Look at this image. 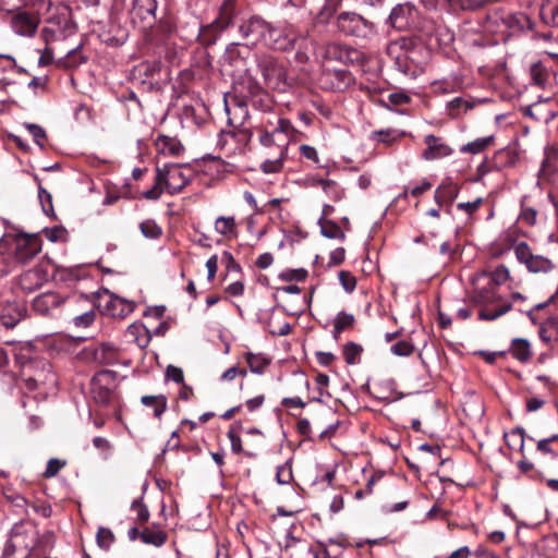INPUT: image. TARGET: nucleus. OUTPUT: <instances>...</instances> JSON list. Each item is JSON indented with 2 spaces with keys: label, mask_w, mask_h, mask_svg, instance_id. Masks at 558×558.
Segmentation results:
<instances>
[{
  "label": "nucleus",
  "mask_w": 558,
  "mask_h": 558,
  "mask_svg": "<svg viewBox=\"0 0 558 558\" xmlns=\"http://www.w3.org/2000/svg\"><path fill=\"white\" fill-rule=\"evenodd\" d=\"M193 171L187 166L166 163L156 168L155 184L143 193V197L157 201L163 192L174 195L180 193L192 180Z\"/></svg>",
  "instance_id": "1"
},
{
  "label": "nucleus",
  "mask_w": 558,
  "mask_h": 558,
  "mask_svg": "<svg viewBox=\"0 0 558 558\" xmlns=\"http://www.w3.org/2000/svg\"><path fill=\"white\" fill-rule=\"evenodd\" d=\"M40 251L37 235L5 234L0 239V253L9 254L19 264L31 262Z\"/></svg>",
  "instance_id": "2"
},
{
  "label": "nucleus",
  "mask_w": 558,
  "mask_h": 558,
  "mask_svg": "<svg viewBox=\"0 0 558 558\" xmlns=\"http://www.w3.org/2000/svg\"><path fill=\"white\" fill-rule=\"evenodd\" d=\"M472 300L483 308L478 313L482 320H496L512 308V304L504 302L502 298L495 293L492 289L477 290Z\"/></svg>",
  "instance_id": "3"
},
{
  "label": "nucleus",
  "mask_w": 558,
  "mask_h": 558,
  "mask_svg": "<svg viewBox=\"0 0 558 558\" xmlns=\"http://www.w3.org/2000/svg\"><path fill=\"white\" fill-rule=\"evenodd\" d=\"M253 136L251 128L229 126L219 134L217 146L226 156L242 155L245 153L247 145Z\"/></svg>",
  "instance_id": "4"
},
{
  "label": "nucleus",
  "mask_w": 558,
  "mask_h": 558,
  "mask_svg": "<svg viewBox=\"0 0 558 558\" xmlns=\"http://www.w3.org/2000/svg\"><path fill=\"white\" fill-rule=\"evenodd\" d=\"M512 251L517 260L524 265L529 272L548 274L556 268L555 263L550 258L534 254L531 246L524 241L513 243Z\"/></svg>",
  "instance_id": "5"
},
{
  "label": "nucleus",
  "mask_w": 558,
  "mask_h": 558,
  "mask_svg": "<svg viewBox=\"0 0 558 558\" xmlns=\"http://www.w3.org/2000/svg\"><path fill=\"white\" fill-rule=\"evenodd\" d=\"M236 15V0H223L219 5L216 19L210 24L203 27V37L209 44L215 43L218 36L233 24Z\"/></svg>",
  "instance_id": "6"
},
{
  "label": "nucleus",
  "mask_w": 558,
  "mask_h": 558,
  "mask_svg": "<svg viewBox=\"0 0 558 558\" xmlns=\"http://www.w3.org/2000/svg\"><path fill=\"white\" fill-rule=\"evenodd\" d=\"M337 28L347 36L371 38L376 34L375 24L355 12H342L337 17Z\"/></svg>",
  "instance_id": "7"
},
{
  "label": "nucleus",
  "mask_w": 558,
  "mask_h": 558,
  "mask_svg": "<svg viewBox=\"0 0 558 558\" xmlns=\"http://www.w3.org/2000/svg\"><path fill=\"white\" fill-rule=\"evenodd\" d=\"M256 62L266 86L281 92L286 90L288 87L286 69L275 57L262 54L257 57Z\"/></svg>",
  "instance_id": "8"
},
{
  "label": "nucleus",
  "mask_w": 558,
  "mask_h": 558,
  "mask_svg": "<svg viewBox=\"0 0 558 558\" xmlns=\"http://www.w3.org/2000/svg\"><path fill=\"white\" fill-rule=\"evenodd\" d=\"M301 36L292 26H274L267 22L263 45L275 50H290Z\"/></svg>",
  "instance_id": "9"
},
{
  "label": "nucleus",
  "mask_w": 558,
  "mask_h": 558,
  "mask_svg": "<svg viewBox=\"0 0 558 558\" xmlns=\"http://www.w3.org/2000/svg\"><path fill=\"white\" fill-rule=\"evenodd\" d=\"M417 13L418 11L413 4L400 3L391 10L387 22L398 31L413 29Z\"/></svg>",
  "instance_id": "10"
},
{
  "label": "nucleus",
  "mask_w": 558,
  "mask_h": 558,
  "mask_svg": "<svg viewBox=\"0 0 558 558\" xmlns=\"http://www.w3.org/2000/svg\"><path fill=\"white\" fill-rule=\"evenodd\" d=\"M405 39L395 41L388 47V53L395 58L397 69L405 75H414L416 68L413 62V51L404 49Z\"/></svg>",
  "instance_id": "11"
},
{
  "label": "nucleus",
  "mask_w": 558,
  "mask_h": 558,
  "mask_svg": "<svg viewBox=\"0 0 558 558\" xmlns=\"http://www.w3.org/2000/svg\"><path fill=\"white\" fill-rule=\"evenodd\" d=\"M266 29L267 21L257 15L243 20L239 25V33L241 37L252 41L253 44H263Z\"/></svg>",
  "instance_id": "12"
},
{
  "label": "nucleus",
  "mask_w": 558,
  "mask_h": 558,
  "mask_svg": "<svg viewBox=\"0 0 558 558\" xmlns=\"http://www.w3.org/2000/svg\"><path fill=\"white\" fill-rule=\"evenodd\" d=\"M424 143L426 145V149L422 153V158L425 160L440 159L452 154V149L442 141V138L435 135H426Z\"/></svg>",
  "instance_id": "13"
},
{
  "label": "nucleus",
  "mask_w": 558,
  "mask_h": 558,
  "mask_svg": "<svg viewBox=\"0 0 558 558\" xmlns=\"http://www.w3.org/2000/svg\"><path fill=\"white\" fill-rule=\"evenodd\" d=\"M248 53L247 47L240 46L239 44H230L223 54L225 62L234 68V72H247L245 54Z\"/></svg>",
  "instance_id": "14"
},
{
  "label": "nucleus",
  "mask_w": 558,
  "mask_h": 558,
  "mask_svg": "<svg viewBox=\"0 0 558 558\" xmlns=\"http://www.w3.org/2000/svg\"><path fill=\"white\" fill-rule=\"evenodd\" d=\"M48 280V274L39 266L24 271L19 279L20 287L27 292L40 288Z\"/></svg>",
  "instance_id": "15"
},
{
  "label": "nucleus",
  "mask_w": 558,
  "mask_h": 558,
  "mask_svg": "<svg viewBox=\"0 0 558 558\" xmlns=\"http://www.w3.org/2000/svg\"><path fill=\"white\" fill-rule=\"evenodd\" d=\"M157 0H133L132 17L151 25L156 19Z\"/></svg>",
  "instance_id": "16"
},
{
  "label": "nucleus",
  "mask_w": 558,
  "mask_h": 558,
  "mask_svg": "<svg viewBox=\"0 0 558 558\" xmlns=\"http://www.w3.org/2000/svg\"><path fill=\"white\" fill-rule=\"evenodd\" d=\"M225 108L228 116L229 126L248 128L245 121L248 117L247 106L243 101H234V104L225 101Z\"/></svg>",
  "instance_id": "17"
},
{
  "label": "nucleus",
  "mask_w": 558,
  "mask_h": 558,
  "mask_svg": "<svg viewBox=\"0 0 558 558\" xmlns=\"http://www.w3.org/2000/svg\"><path fill=\"white\" fill-rule=\"evenodd\" d=\"M134 306L133 302L110 293L105 312L112 317L124 318L134 311Z\"/></svg>",
  "instance_id": "18"
},
{
  "label": "nucleus",
  "mask_w": 558,
  "mask_h": 558,
  "mask_svg": "<svg viewBox=\"0 0 558 558\" xmlns=\"http://www.w3.org/2000/svg\"><path fill=\"white\" fill-rule=\"evenodd\" d=\"M38 27V20L26 13L22 12L12 19L13 31L21 36H33Z\"/></svg>",
  "instance_id": "19"
},
{
  "label": "nucleus",
  "mask_w": 558,
  "mask_h": 558,
  "mask_svg": "<svg viewBox=\"0 0 558 558\" xmlns=\"http://www.w3.org/2000/svg\"><path fill=\"white\" fill-rule=\"evenodd\" d=\"M64 299L56 292H45L36 296L33 301V308L41 314L47 315L52 308L60 306Z\"/></svg>",
  "instance_id": "20"
},
{
  "label": "nucleus",
  "mask_w": 558,
  "mask_h": 558,
  "mask_svg": "<svg viewBox=\"0 0 558 558\" xmlns=\"http://www.w3.org/2000/svg\"><path fill=\"white\" fill-rule=\"evenodd\" d=\"M158 154L163 156L179 157L184 147L177 137L159 135L155 142Z\"/></svg>",
  "instance_id": "21"
},
{
  "label": "nucleus",
  "mask_w": 558,
  "mask_h": 558,
  "mask_svg": "<svg viewBox=\"0 0 558 558\" xmlns=\"http://www.w3.org/2000/svg\"><path fill=\"white\" fill-rule=\"evenodd\" d=\"M458 193V185L453 183L450 179H446L436 189L434 199L439 206H441L445 203H452L457 198Z\"/></svg>",
  "instance_id": "22"
},
{
  "label": "nucleus",
  "mask_w": 558,
  "mask_h": 558,
  "mask_svg": "<svg viewBox=\"0 0 558 558\" xmlns=\"http://www.w3.org/2000/svg\"><path fill=\"white\" fill-rule=\"evenodd\" d=\"M287 144L280 143V151L274 158H267L260 163V170L266 174L278 173L282 170L287 159Z\"/></svg>",
  "instance_id": "23"
},
{
  "label": "nucleus",
  "mask_w": 558,
  "mask_h": 558,
  "mask_svg": "<svg viewBox=\"0 0 558 558\" xmlns=\"http://www.w3.org/2000/svg\"><path fill=\"white\" fill-rule=\"evenodd\" d=\"M73 31V25L68 17L50 19L48 26L44 28L45 35L51 34L53 37H65Z\"/></svg>",
  "instance_id": "24"
},
{
  "label": "nucleus",
  "mask_w": 558,
  "mask_h": 558,
  "mask_svg": "<svg viewBox=\"0 0 558 558\" xmlns=\"http://www.w3.org/2000/svg\"><path fill=\"white\" fill-rule=\"evenodd\" d=\"M463 85L460 75L453 74L448 77L433 82V90L437 94H451L458 92Z\"/></svg>",
  "instance_id": "25"
},
{
  "label": "nucleus",
  "mask_w": 558,
  "mask_h": 558,
  "mask_svg": "<svg viewBox=\"0 0 558 558\" xmlns=\"http://www.w3.org/2000/svg\"><path fill=\"white\" fill-rule=\"evenodd\" d=\"M265 130L274 135L275 138H287L288 144L296 133L292 123L284 118H277L274 128L267 126Z\"/></svg>",
  "instance_id": "26"
},
{
  "label": "nucleus",
  "mask_w": 558,
  "mask_h": 558,
  "mask_svg": "<svg viewBox=\"0 0 558 558\" xmlns=\"http://www.w3.org/2000/svg\"><path fill=\"white\" fill-rule=\"evenodd\" d=\"M323 77L325 81H330V88L335 90H342L352 82V76L347 70L328 71Z\"/></svg>",
  "instance_id": "27"
},
{
  "label": "nucleus",
  "mask_w": 558,
  "mask_h": 558,
  "mask_svg": "<svg viewBox=\"0 0 558 558\" xmlns=\"http://www.w3.org/2000/svg\"><path fill=\"white\" fill-rule=\"evenodd\" d=\"M539 15L546 25L558 27V0H543Z\"/></svg>",
  "instance_id": "28"
},
{
  "label": "nucleus",
  "mask_w": 558,
  "mask_h": 558,
  "mask_svg": "<svg viewBox=\"0 0 558 558\" xmlns=\"http://www.w3.org/2000/svg\"><path fill=\"white\" fill-rule=\"evenodd\" d=\"M144 544L161 547L167 541V533L159 526H147L141 532Z\"/></svg>",
  "instance_id": "29"
},
{
  "label": "nucleus",
  "mask_w": 558,
  "mask_h": 558,
  "mask_svg": "<svg viewBox=\"0 0 558 558\" xmlns=\"http://www.w3.org/2000/svg\"><path fill=\"white\" fill-rule=\"evenodd\" d=\"M547 104L548 99L533 104L524 110V114L533 117L538 121L548 122L555 118L556 113L545 108Z\"/></svg>",
  "instance_id": "30"
},
{
  "label": "nucleus",
  "mask_w": 558,
  "mask_h": 558,
  "mask_svg": "<svg viewBox=\"0 0 558 558\" xmlns=\"http://www.w3.org/2000/svg\"><path fill=\"white\" fill-rule=\"evenodd\" d=\"M94 360L102 365L114 364L118 360L117 350L112 344L102 343L94 350Z\"/></svg>",
  "instance_id": "31"
},
{
  "label": "nucleus",
  "mask_w": 558,
  "mask_h": 558,
  "mask_svg": "<svg viewBox=\"0 0 558 558\" xmlns=\"http://www.w3.org/2000/svg\"><path fill=\"white\" fill-rule=\"evenodd\" d=\"M141 402L154 411L156 417H160L167 409V398L163 395L143 396Z\"/></svg>",
  "instance_id": "32"
},
{
  "label": "nucleus",
  "mask_w": 558,
  "mask_h": 558,
  "mask_svg": "<svg viewBox=\"0 0 558 558\" xmlns=\"http://www.w3.org/2000/svg\"><path fill=\"white\" fill-rule=\"evenodd\" d=\"M245 360L250 371L254 374H263L266 367L270 364V360L260 353L255 354L248 352L245 354Z\"/></svg>",
  "instance_id": "33"
},
{
  "label": "nucleus",
  "mask_w": 558,
  "mask_h": 558,
  "mask_svg": "<svg viewBox=\"0 0 558 558\" xmlns=\"http://www.w3.org/2000/svg\"><path fill=\"white\" fill-rule=\"evenodd\" d=\"M511 354L519 361L525 362L531 357V348L527 340L517 338L512 340Z\"/></svg>",
  "instance_id": "34"
},
{
  "label": "nucleus",
  "mask_w": 558,
  "mask_h": 558,
  "mask_svg": "<svg viewBox=\"0 0 558 558\" xmlns=\"http://www.w3.org/2000/svg\"><path fill=\"white\" fill-rule=\"evenodd\" d=\"M318 223L320 226V232L325 238L344 240V232L333 221L326 220L322 217Z\"/></svg>",
  "instance_id": "35"
},
{
  "label": "nucleus",
  "mask_w": 558,
  "mask_h": 558,
  "mask_svg": "<svg viewBox=\"0 0 558 558\" xmlns=\"http://www.w3.org/2000/svg\"><path fill=\"white\" fill-rule=\"evenodd\" d=\"M404 135H405V132H400V131H397L393 129H388V130H379V131L372 132L371 138L378 143H384V144L390 145Z\"/></svg>",
  "instance_id": "36"
},
{
  "label": "nucleus",
  "mask_w": 558,
  "mask_h": 558,
  "mask_svg": "<svg viewBox=\"0 0 558 558\" xmlns=\"http://www.w3.org/2000/svg\"><path fill=\"white\" fill-rule=\"evenodd\" d=\"M436 25L437 22L432 17L421 16V14L417 13V17L415 21V25L413 26V29H416L417 32L422 33L424 36L428 38H433V34H435L436 32Z\"/></svg>",
  "instance_id": "37"
},
{
  "label": "nucleus",
  "mask_w": 558,
  "mask_h": 558,
  "mask_svg": "<svg viewBox=\"0 0 558 558\" xmlns=\"http://www.w3.org/2000/svg\"><path fill=\"white\" fill-rule=\"evenodd\" d=\"M17 534L20 537V553L22 554V558H28L29 550L34 547L35 539L33 534L31 537L28 536L27 532L24 533L22 531V526H14L11 531V534Z\"/></svg>",
  "instance_id": "38"
},
{
  "label": "nucleus",
  "mask_w": 558,
  "mask_h": 558,
  "mask_svg": "<svg viewBox=\"0 0 558 558\" xmlns=\"http://www.w3.org/2000/svg\"><path fill=\"white\" fill-rule=\"evenodd\" d=\"M236 223L234 217L220 216L215 221V230L221 235H231L235 232Z\"/></svg>",
  "instance_id": "39"
},
{
  "label": "nucleus",
  "mask_w": 558,
  "mask_h": 558,
  "mask_svg": "<svg viewBox=\"0 0 558 558\" xmlns=\"http://www.w3.org/2000/svg\"><path fill=\"white\" fill-rule=\"evenodd\" d=\"M423 5L429 10H441L447 8H453L460 5L461 8L469 7V3L464 0H421Z\"/></svg>",
  "instance_id": "40"
},
{
  "label": "nucleus",
  "mask_w": 558,
  "mask_h": 558,
  "mask_svg": "<svg viewBox=\"0 0 558 558\" xmlns=\"http://www.w3.org/2000/svg\"><path fill=\"white\" fill-rule=\"evenodd\" d=\"M354 323V316L345 312L338 313L333 324V338L338 339L340 333L350 328Z\"/></svg>",
  "instance_id": "41"
},
{
  "label": "nucleus",
  "mask_w": 558,
  "mask_h": 558,
  "mask_svg": "<svg viewBox=\"0 0 558 558\" xmlns=\"http://www.w3.org/2000/svg\"><path fill=\"white\" fill-rule=\"evenodd\" d=\"M242 429V423L241 422H235L231 427L230 429L228 430V438L231 442V450L233 453H240L242 452L243 448H242V440H241V437L239 435V432Z\"/></svg>",
  "instance_id": "42"
},
{
  "label": "nucleus",
  "mask_w": 558,
  "mask_h": 558,
  "mask_svg": "<svg viewBox=\"0 0 558 558\" xmlns=\"http://www.w3.org/2000/svg\"><path fill=\"white\" fill-rule=\"evenodd\" d=\"M433 38L440 45V46H448L450 45L453 39L454 35L452 31L447 27L446 25L437 23L436 25V32L433 34Z\"/></svg>",
  "instance_id": "43"
},
{
  "label": "nucleus",
  "mask_w": 558,
  "mask_h": 558,
  "mask_svg": "<svg viewBox=\"0 0 558 558\" xmlns=\"http://www.w3.org/2000/svg\"><path fill=\"white\" fill-rule=\"evenodd\" d=\"M493 141L492 136L477 138L474 142L468 143L461 148L463 153L478 154L484 150Z\"/></svg>",
  "instance_id": "44"
},
{
  "label": "nucleus",
  "mask_w": 558,
  "mask_h": 558,
  "mask_svg": "<svg viewBox=\"0 0 558 558\" xmlns=\"http://www.w3.org/2000/svg\"><path fill=\"white\" fill-rule=\"evenodd\" d=\"M140 229L143 235L148 239H157L161 234V228L151 219L141 222Z\"/></svg>",
  "instance_id": "45"
},
{
  "label": "nucleus",
  "mask_w": 558,
  "mask_h": 558,
  "mask_svg": "<svg viewBox=\"0 0 558 558\" xmlns=\"http://www.w3.org/2000/svg\"><path fill=\"white\" fill-rule=\"evenodd\" d=\"M532 82L539 87H543L547 80L545 68L541 63H534L530 68Z\"/></svg>",
  "instance_id": "46"
},
{
  "label": "nucleus",
  "mask_w": 558,
  "mask_h": 558,
  "mask_svg": "<svg viewBox=\"0 0 558 558\" xmlns=\"http://www.w3.org/2000/svg\"><path fill=\"white\" fill-rule=\"evenodd\" d=\"M129 331L136 336V342L140 347L144 348L149 342V335L146 327L142 324H133L129 327Z\"/></svg>",
  "instance_id": "47"
},
{
  "label": "nucleus",
  "mask_w": 558,
  "mask_h": 558,
  "mask_svg": "<svg viewBox=\"0 0 558 558\" xmlns=\"http://www.w3.org/2000/svg\"><path fill=\"white\" fill-rule=\"evenodd\" d=\"M361 352H362L361 345H359L354 342L347 343L343 348V356H344L345 362L351 365L355 364L359 360Z\"/></svg>",
  "instance_id": "48"
},
{
  "label": "nucleus",
  "mask_w": 558,
  "mask_h": 558,
  "mask_svg": "<svg viewBox=\"0 0 558 558\" xmlns=\"http://www.w3.org/2000/svg\"><path fill=\"white\" fill-rule=\"evenodd\" d=\"M259 143H260L264 147H272V146H276L278 151H280V143H286V144H287V148L289 147V146H288V140H287V138H275V136H274V135H271V134H270L269 132H267L266 130L260 131V135H259Z\"/></svg>",
  "instance_id": "49"
},
{
  "label": "nucleus",
  "mask_w": 558,
  "mask_h": 558,
  "mask_svg": "<svg viewBox=\"0 0 558 558\" xmlns=\"http://www.w3.org/2000/svg\"><path fill=\"white\" fill-rule=\"evenodd\" d=\"M97 543L101 548H109L114 542V535L110 529L100 526L97 531Z\"/></svg>",
  "instance_id": "50"
},
{
  "label": "nucleus",
  "mask_w": 558,
  "mask_h": 558,
  "mask_svg": "<svg viewBox=\"0 0 558 558\" xmlns=\"http://www.w3.org/2000/svg\"><path fill=\"white\" fill-rule=\"evenodd\" d=\"M536 218L537 210L533 207L525 206L522 202L519 220L527 226H534L536 223Z\"/></svg>",
  "instance_id": "51"
},
{
  "label": "nucleus",
  "mask_w": 558,
  "mask_h": 558,
  "mask_svg": "<svg viewBox=\"0 0 558 558\" xmlns=\"http://www.w3.org/2000/svg\"><path fill=\"white\" fill-rule=\"evenodd\" d=\"M25 128L29 132V134L33 136L36 144L40 148H43L45 145V140H46L45 130L41 126H39L37 124H33V123H25Z\"/></svg>",
  "instance_id": "52"
},
{
  "label": "nucleus",
  "mask_w": 558,
  "mask_h": 558,
  "mask_svg": "<svg viewBox=\"0 0 558 558\" xmlns=\"http://www.w3.org/2000/svg\"><path fill=\"white\" fill-rule=\"evenodd\" d=\"M20 537L19 535L11 534L10 539L5 543V546L3 548V558H11L15 553H20L19 546H20Z\"/></svg>",
  "instance_id": "53"
},
{
  "label": "nucleus",
  "mask_w": 558,
  "mask_h": 558,
  "mask_svg": "<svg viewBox=\"0 0 558 558\" xmlns=\"http://www.w3.org/2000/svg\"><path fill=\"white\" fill-rule=\"evenodd\" d=\"M339 281L345 292L351 293L354 291L355 286H356V280H355V277L351 272L341 270L339 272Z\"/></svg>",
  "instance_id": "54"
},
{
  "label": "nucleus",
  "mask_w": 558,
  "mask_h": 558,
  "mask_svg": "<svg viewBox=\"0 0 558 558\" xmlns=\"http://www.w3.org/2000/svg\"><path fill=\"white\" fill-rule=\"evenodd\" d=\"M307 276V271L303 268L289 269L280 274V279L284 281H303Z\"/></svg>",
  "instance_id": "55"
},
{
  "label": "nucleus",
  "mask_w": 558,
  "mask_h": 558,
  "mask_svg": "<svg viewBox=\"0 0 558 558\" xmlns=\"http://www.w3.org/2000/svg\"><path fill=\"white\" fill-rule=\"evenodd\" d=\"M109 374L108 371H105V372H101L99 373V375L97 377L94 378L93 380V391L95 393V399L98 401V402H101V403H106L109 401V397H110V390L109 389H102L101 387L99 388V391L96 392V388H97V381L100 380V377L104 376V375H107Z\"/></svg>",
  "instance_id": "56"
},
{
  "label": "nucleus",
  "mask_w": 558,
  "mask_h": 558,
  "mask_svg": "<svg viewBox=\"0 0 558 558\" xmlns=\"http://www.w3.org/2000/svg\"><path fill=\"white\" fill-rule=\"evenodd\" d=\"M414 347L408 341H399L391 345L390 351L397 356H409L413 353Z\"/></svg>",
  "instance_id": "57"
},
{
  "label": "nucleus",
  "mask_w": 558,
  "mask_h": 558,
  "mask_svg": "<svg viewBox=\"0 0 558 558\" xmlns=\"http://www.w3.org/2000/svg\"><path fill=\"white\" fill-rule=\"evenodd\" d=\"M131 509L136 512V519L138 522L143 523L149 519V511L141 499L134 500L131 505Z\"/></svg>",
  "instance_id": "58"
},
{
  "label": "nucleus",
  "mask_w": 558,
  "mask_h": 558,
  "mask_svg": "<svg viewBox=\"0 0 558 558\" xmlns=\"http://www.w3.org/2000/svg\"><path fill=\"white\" fill-rule=\"evenodd\" d=\"M65 465L64 461H61L59 459L52 458L47 462L46 470L44 472V476L46 478H50L56 476L59 471Z\"/></svg>",
  "instance_id": "59"
},
{
  "label": "nucleus",
  "mask_w": 558,
  "mask_h": 558,
  "mask_svg": "<svg viewBox=\"0 0 558 558\" xmlns=\"http://www.w3.org/2000/svg\"><path fill=\"white\" fill-rule=\"evenodd\" d=\"M95 316V312L93 310H89L81 315L75 316L73 318V324L76 327L86 328L93 324Z\"/></svg>",
  "instance_id": "60"
},
{
  "label": "nucleus",
  "mask_w": 558,
  "mask_h": 558,
  "mask_svg": "<svg viewBox=\"0 0 558 558\" xmlns=\"http://www.w3.org/2000/svg\"><path fill=\"white\" fill-rule=\"evenodd\" d=\"M510 272L505 265H499L492 272V281L496 284H502L509 279Z\"/></svg>",
  "instance_id": "61"
},
{
  "label": "nucleus",
  "mask_w": 558,
  "mask_h": 558,
  "mask_svg": "<svg viewBox=\"0 0 558 558\" xmlns=\"http://www.w3.org/2000/svg\"><path fill=\"white\" fill-rule=\"evenodd\" d=\"M550 173H551V162H550V158H549V157H546V158L542 161L541 169L538 170V181H537V184H538V185H541V184H542V182L549 181V179H550Z\"/></svg>",
  "instance_id": "62"
},
{
  "label": "nucleus",
  "mask_w": 558,
  "mask_h": 558,
  "mask_svg": "<svg viewBox=\"0 0 558 558\" xmlns=\"http://www.w3.org/2000/svg\"><path fill=\"white\" fill-rule=\"evenodd\" d=\"M46 238L51 242L60 241L65 235V229L63 227H52V228H46L44 230Z\"/></svg>",
  "instance_id": "63"
},
{
  "label": "nucleus",
  "mask_w": 558,
  "mask_h": 558,
  "mask_svg": "<svg viewBox=\"0 0 558 558\" xmlns=\"http://www.w3.org/2000/svg\"><path fill=\"white\" fill-rule=\"evenodd\" d=\"M276 478L280 485L289 484L292 478L291 469L286 464L278 466L276 472Z\"/></svg>",
  "instance_id": "64"
}]
</instances>
